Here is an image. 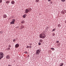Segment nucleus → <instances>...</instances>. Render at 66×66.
Returning <instances> with one entry per match:
<instances>
[{"instance_id":"19","label":"nucleus","mask_w":66,"mask_h":66,"mask_svg":"<svg viewBox=\"0 0 66 66\" xmlns=\"http://www.w3.org/2000/svg\"><path fill=\"white\" fill-rule=\"evenodd\" d=\"M35 2H39V0H36Z\"/></svg>"},{"instance_id":"11","label":"nucleus","mask_w":66,"mask_h":66,"mask_svg":"<svg viewBox=\"0 0 66 66\" xmlns=\"http://www.w3.org/2000/svg\"><path fill=\"white\" fill-rule=\"evenodd\" d=\"M14 23H15V22L13 21L10 22V24H14Z\"/></svg>"},{"instance_id":"35","label":"nucleus","mask_w":66,"mask_h":66,"mask_svg":"<svg viewBox=\"0 0 66 66\" xmlns=\"http://www.w3.org/2000/svg\"><path fill=\"white\" fill-rule=\"evenodd\" d=\"M22 28H21V29H22V28H24V26H23L22 27Z\"/></svg>"},{"instance_id":"39","label":"nucleus","mask_w":66,"mask_h":66,"mask_svg":"<svg viewBox=\"0 0 66 66\" xmlns=\"http://www.w3.org/2000/svg\"><path fill=\"white\" fill-rule=\"evenodd\" d=\"M52 3H53L52 2H51V4H52Z\"/></svg>"},{"instance_id":"34","label":"nucleus","mask_w":66,"mask_h":66,"mask_svg":"<svg viewBox=\"0 0 66 66\" xmlns=\"http://www.w3.org/2000/svg\"><path fill=\"white\" fill-rule=\"evenodd\" d=\"M0 32L1 33H3V31H1V32Z\"/></svg>"},{"instance_id":"42","label":"nucleus","mask_w":66,"mask_h":66,"mask_svg":"<svg viewBox=\"0 0 66 66\" xmlns=\"http://www.w3.org/2000/svg\"><path fill=\"white\" fill-rule=\"evenodd\" d=\"M48 28H47V29H48Z\"/></svg>"},{"instance_id":"21","label":"nucleus","mask_w":66,"mask_h":66,"mask_svg":"<svg viewBox=\"0 0 66 66\" xmlns=\"http://www.w3.org/2000/svg\"><path fill=\"white\" fill-rule=\"evenodd\" d=\"M52 50H53V51H54V48H51Z\"/></svg>"},{"instance_id":"7","label":"nucleus","mask_w":66,"mask_h":66,"mask_svg":"<svg viewBox=\"0 0 66 66\" xmlns=\"http://www.w3.org/2000/svg\"><path fill=\"white\" fill-rule=\"evenodd\" d=\"M10 57L9 55H7V56L6 57V58H7V59H9Z\"/></svg>"},{"instance_id":"16","label":"nucleus","mask_w":66,"mask_h":66,"mask_svg":"<svg viewBox=\"0 0 66 66\" xmlns=\"http://www.w3.org/2000/svg\"><path fill=\"white\" fill-rule=\"evenodd\" d=\"M64 65L63 63H61V64L60 65V66H63V65Z\"/></svg>"},{"instance_id":"15","label":"nucleus","mask_w":66,"mask_h":66,"mask_svg":"<svg viewBox=\"0 0 66 66\" xmlns=\"http://www.w3.org/2000/svg\"><path fill=\"white\" fill-rule=\"evenodd\" d=\"M39 42H40V43H42V42H43V40H42V39H40Z\"/></svg>"},{"instance_id":"3","label":"nucleus","mask_w":66,"mask_h":66,"mask_svg":"<svg viewBox=\"0 0 66 66\" xmlns=\"http://www.w3.org/2000/svg\"><path fill=\"white\" fill-rule=\"evenodd\" d=\"M41 51V50H40V49L37 50L36 51V54L38 55H39Z\"/></svg>"},{"instance_id":"24","label":"nucleus","mask_w":66,"mask_h":66,"mask_svg":"<svg viewBox=\"0 0 66 66\" xmlns=\"http://www.w3.org/2000/svg\"><path fill=\"white\" fill-rule=\"evenodd\" d=\"M2 0H0V3H2Z\"/></svg>"},{"instance_id":"4","label":"nucleus","mask_w":66,"mask_h":66,"mask_svg":"<svg viewBox=\"0 0 66 66\" xmlns=\"http://www.w3.org/2000/svg\"><path fill=\"white\" fill-rule=\"evenodd\" d=\"M3 54V53L2 52H0V57H3V56H4Z\"/></svg>"},{"instance_id":"10","label":"nucleus","mask_w":66,"mask_h":66,"mask_svg":"<svg viewBox=\"0 0 66 66\" xmlns=\"http://www.w3.org/2000/svg\"><path fill=\"white\" fill-rule=\"evenodd\" d=\"M11 3L12 4H15V2L14 1H12L11 2Z\"/></svg>"},{"instance_id":"29","label":"nucleus","mask_w":66,"mask_h":66,"mask_svg":"<svg viewBox=\"0 0 66 66\" xmlns=\"http://www.w3.org/2000/svg\"><path fill=\"white\" fill-rule=\"evenodd\" d=\"M29 47V48H32V46H30Z\"/></svg>"},{"instance_id":"31","label":"nucleus","mask_w":66,"mask_h":66,"mask_svg":"<svg viewBox=\"0 0 66 66\" xmlns=\"http://www.w3.org/2000/svg\"><path fill=\"white\" fill-rule=\"evenodd\" d=\"M29 46H27V47H26V48H29Z\"/></svg>"},{"instance_id":"5","label":"nucleus","mask_w":66,"mask_h":66,"mask_svg":"<svg viewBox=\"0 0 66 66\" xmlns=\"http://www.w3.org/2000/svg\"><path fill=\"white\" fill-rule=\"evenodd\" d=\"M65 13H66V10H62V11L61 12V13H63V14H65Z\"/></svg>"},{"instance_id":"8","label":"nucleus","mask_w":66,"mask_h":66,"mask_svg":"<svg viewBox=\"0 0 66 66\" xmlns=\"http://www.w3.org/2000/svg\"><path fill=\"white\" fill-rule=\"evenodd\" d=\"M26 15V14H24V15L23 16V18H26V16H27V15Z\"/></svg>"},{"instance_id":"14","label":"nucleus","mask_w":66,"mask_h":66,"mask_svg":"<svg viewBox=\"0 0 66 66\" xmlns=\"http://www.w3.org/2000/svg\"><path fill=\"white\" fill-rule=\"evenodd\" d=\"M6 3L7 4H9L10 3V2L9 1H7L6 2Z\"/></svg>"},{"instance_id":"27","label":"nucleus","mask_w":66,"mask_h":66,"mask_svg":"<svg viewBox=\"0 0 66 66\" xmlns=\"http://www.w3.org/2000/svg\"><path fill=\"white\" fill-rule=\"evenodd\" d=\"M7 50H10V48L8 47L7 48Z\"/></svg>"},{"instance_id":"26","label":"nucleus","mask_w":66,"mask_h":66,"mask_svg":"<svg viewBox=\"0 0 66 66\" xmlns=\"http://www.w3.org/2000/svg\"><path fill=\"white\" fill-rule=\"evenodd\" d=\"M59 43V41H57L56 42V43Z\"/></svg>"},{"instance_id":"22","label":"nucleus","mask_w":66,"mask_h":66,"mask_svg":"<svg viewBox=\"0 0 66 66\" xmlns=\"http://www.w3.org/2000/svg\"><path fill=\"white\" fill-rule=\"evenodd\" d=\"M8 47H9V48H11V45H9L8 46Z\"/></svg>"},{"instance_id":"6","label":"nucleus","mask_w":66,"mask_h":66,"mask_svg":"<svg viewBox=\"0 0 66 66\" xmlns=\"http://www.w3.org/2000/svg\"><path fill=\"white\" fill-rule=\"evenodd\" d=\"M19 44H16L15 46V48H18L19 47Z\"/></svg>"},{"instance_id":"23","label":"nucleus","mask_w":66,"mask_h":66,"mask_svg":"<svg viewBox=\"0 0 66 66\" xmlns=\"http://www.w3.org/2000/svg\"><path fill=\"white\" fill-rule=\"evenodd\" d=\"M61 1L62 2H65V0H61Z\"/></svg>"},{"instance_id":"38","label":"nucleus","mask_w":66,"mask_h":66,"mask_svg":"<svg viewBox=\"0 0 66 66\" xmlns=\"http://www.w3.org/2000/svg\"><path fill=\"white\" fill-rule=\"evenodd\" d=\"M8 66H12V65H9Z\"/></svg>"},{"instance_id":"37","label":"nucleus","mask_w":66,"mask_h":66,"mask_svg":"<svg viewBox=\"0 0 66 66\" xmlns=\"http://www.w3.org/2000/svg\"><path fill=\"white\" fill-rule=\"evenodd\" d=\"M51 1V0H48V1L49 2V1Z\"/></svg>"},{"instance_id":"40","label":"nucleus","mask_w":66,"mask_h":66,"mask_svg":"<svg viewBox=\"0 0 66 66\" xmlns=\"http://www.w3.org/2000/svg\"><path fill=\"white\" fill-rule=\"evenodd\" d=\"M28 56L29 57V55H28Z\"/></svg>"},{"instance_id":"36","label":"nucleus","mask_w":66,"mask_h":66,"mask_svg":"<svg viewBox=\"0 0 66 66\" xmlns=\"http://www.w3.org/2000/svg\"><path fill=\"white\" fill-rule=\"evenodd\" d=\"M18 27H18V26L17 27H16V28H18Z\"/></svg>"},{"instance_id":"18","label":"nucleus","mask_w":66,"mask_h":66,"mask_svg":"<svg viewBox=\"0 0 66 66\" xmlns=\"http://www.w3.org/2000/svg\"><path fill=\"white\" fill-rule=\"evenodd\" d=\"M12 21H13V22H15V19H12Z\"/></svg>"},{"instance_id":"12","label":"nucleus","mask_w":66,"mask_h":66,"mask_svg":"<svg viewBox=\"0 0 66 66\" xmlns=\"http://www.w3.org/2000/svg\"><path fill=\"white\" fill-rule=\"evenodd\" d=\"M58 27H59V28H60V27H61V25H60V24H59L57 25Z\"/></svg>"},{"instance_id":"41","label":"nucleus","mask_w":66,"mask_h":66,"mask_svg":"<svg viewBox=\"0 0 66 66\" xmlns=\"http://www.w3.org/2000/svg\"><path fill=\"white\" fill-rule=\"evenodd\" d=\"M65 22H66V21Z\"/></svg>"},{"instance_id":"32","label":"nucleus","mask_w":66,"mask_h":66,"mask_svg":"<svg viewBox=\"0 0 66 66\" xmlns=\"http://www.w3.org/2000/svg\"><path fill=\"white\" fill-rule=\"evenodd\" d=\"M25 53H26V54H27V53H28V52H24Z\"/></svg>"},{"instance_id":"30","label":"nucleus","mask_w":66,"mask_h":66,"mask_svg":"<svg viewBox=\"0 0 66 66\" xmlns=\"http://www.w3.org/2000/svg\"><path fill=\"white\" fill-rule=\"evenodd\" d=\"M29 45H30L32 46V44L30 43V44H29Z\"/></svg>"},{"instance_id":"33","label":"nucleus","mask_w":66,"mask_h":66,"mask_svg":"<svg viewBox=\"0 0 66 66\" xmlns=\"http://www.w3.org/2000/svg\"><path fill=\"white\" fill-rule=\"evenodd\" d=\"M2 58H3V57H0V60H1Z\"/></svg>"},{"instance_id":"2","label":"nucleus","mask_w":66,"mask_h":66,"mask_svg":"<svg viewBox=\"0 0 66 66\" xmlns=\"http://www.w3.org/2000/svg\"><path fill=\"white\" fill-rule=\"evenodd\" d=\"M32 11V9L31 8H29L28 9H26L25 11V12L26 14L28 13V12H30Z\"/></svg>"},{"instance_id":"9","label":"nucleus","mask_w":66,"mask_h":66,"mask_svg":"<svg viewBox=\"0 0 66 66\" xmlns=\"http://www.w3.org/2000/svg\"><path fill=\"white\" fill-rule=\"evenodd\" d=\"M6 17H7V16L6 14H4V15L3 16L4 18H6Z\"/></svg>"},{"instance_id":"25","label":"nucleus","mask_w":66,"mask_h":66,"mask_svg":"<svg viewBox=\"0 0 66 66\" xmlns=\"http://www.w3.org/2000/svg\"><path fill=\"white\" fill-rule=\"evenodd\" d=\"M52 35H53V36H54V35H55V34H54V33H53V34H52Z\"/></svg>"},{"instance_id":"28","label":"nucleus","mask_w":66,"mask_h":66,"mask_svg":"<svg viewBox=\"0 0 66 66\" xmlns=\"http://www.w3.org/2000/svg\"><path fill=\"white\" fill-rule=\"evenodd\" d=\"M16 41V39H14L13 40V42H15Z\"/></svg>"},{"instance_id":"17","label":"nucleus","mask_w":66,"mask_h":66,"mask_svg":"<svg viewBox=\"0 0 66 66\" xmlns=\"http://www.w3.org/2000/svg\"><path fill=\"white\" fill-rule=\"evenodd\" d=\"M55 30H56V29L55 28L53 29L52 30V32H53V31H55Z\"/></svg>"},{"instance_id":"20","label":"nucleus","mask_w":66,"mask_h":66,"mask_svg":"<svg viewBox=\"0 0 66 66\" xmlns=\"http://www.w3.org/2000/svg\"><path fill=\"white\" fill-rule=\"evenodd\" d=\"M38 45H42V44H41V43L40 42H39L38 43Z\"/></svg>"},{"instance_id":"1","label":"nucleus","mask_w":66,"mask_h":66,"mask_svg":"<svg viewBox=\"0 0 66 66\" xmlns=\"http://www.w3.org/2000/svg\"><path fill=\"white\" fill-rule=\"evenodd\" d=\"M40 38H42V39H44V38H45V37H46V35L45 34H44V33H43L40 34L39 35Z\"/></svg>"},{"instance_id":"13","label":"nucleus","mask_w":66,"mask_h":66,"mask_svg":"<svg viewBox=\"0 0 66 66\" xmlns=\"http://www.w3.org/2000/svg\"><path fill=\"white\" fill-rule=\"evenodd\" d=\"M25 22V21H24V20H23L22 21L21 23H22V24H23V23H24V22Z\"/></svg>"}]
</instances>
